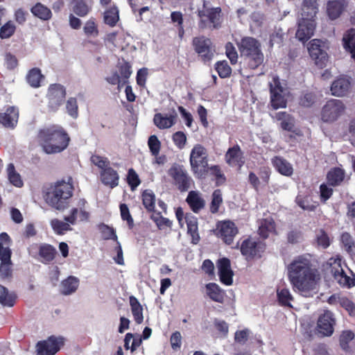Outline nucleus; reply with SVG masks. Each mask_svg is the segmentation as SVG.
<instances>
[{
	"instance_id": "f257e3e1",
	"label": "nucleus",
	"mask_w": 355,
	"mask_h": 355,
	"mask_svg": "<svg viewBox=\"0 0 355 355\" xmlns=\"http://www.w3.org/2000/svg\"><path fill=\"white\" fill-rule=\"evenodd\" d=\"M288 278L293 289L304 297H312L319 272L309 254L295 257L288 266Z\"/></svg>"
},
{
	"instance_id": "f03ea898",
	"label": "nucleus",
	"mask_w": 355,
	"mask_h": 355,
	"mask_svg": "<svg viewBox=\"0 0 355 355\" xmlns=\"http://www.w3.org/2000/svg\"><path fill=\"white\" fill-rule=\"evenodd\" d=\"M37 138L39 144L46 154L61 153L68 147L70 141L68 133L58 125L40 129Z\"/></svg>"
},
{
	"instance_id": "7ed1b4c3",
	"label": "nucleus",
	"mask_w": 355,
	"mask_h": 355,
	"mask_svg": "<svg viewBox=\"0 0 355 355\" xmlns=\"http://www.w3.org/2000/svg\"><path fill=\"white\" fill-rule=\"evenodd\" d=\"M73 191V185L69 178L68 182L61 180L51 184L46 188L44 197L48 205L56 209L63 210L67 207Z\"/></svg>"
},
{
	"instance_id": "20e7f679",
	"label": "nucleus",
	"mask_w": 355,
	"mask_h": 355,
	"mask_svg": "<svg viewBox=\"0 0 355 355\" xmlns=\"http://www.w3.org/2000/svg\"><path fill=\"white\" fill-rule=\"evenodd\" d=\"M241 57L244 58L249 68L255 69L263 62V54L260 42L254 37H243L239 44Z\"/></svg>"
},
{
	"instance_id": "39448f33",
	"label": "nucleus",
	"mask_w": 355,
	"mask_h": 355,
	"mask_svg": "<svg viewBox=\"0 0 355 355\" xmlns=\"http://www.w3.org/2000/svg\"><path fill=\"white\" fill-rule=\"evenodd\" d=\"M220 7L208 8L206 1H203L202 9H198L197 14L200 18L198 26L200 29L210 28L218 29L221 26Z\"/></svg>"
},
{
	"instance_id": "423d86ee",
	"label": "nucleus",
	"mask_w": 355,
	"mask_h": 355,
	"mask_svg": "<svg viewBox=\"0 0 355 355\" xmlns=\"http://www.w3.org/2000/svg\"><path fill=\"white\" fill-rule=\"evenodd\" d=\"M191 46L199 60L203 63H209L213 60L216 47L210 38L205 35L196 36L192 39Z\"/></svg>"
},
{
	"instance_id": "0eeeda50",
	"label": "nucleus",
	"mask_w": 355,
	"mask_h": 355,
	"mask_svg": "<svg viewBox=\"0 0 355 355\" xmlns=\"http://www.w3.org/2000/svg\"><path fill=\"white\" fill-rule=\"evenodd\" d=\"M193 173L198 178L204 177L208 172L207 149L200 144H196L191 151L189 158Z\"/></svg>"
},
{
	"instance_id": "6e6552de",
	"label": "nucleus",
	"mask_w": 355,
	"mask_h": 355,
	"mask_svg": "<svg viewBox=\"0 0 355 355\" xmlns=\"http://www.w3.org/2000/svg\"><path fill=\"white\" fill-rule=\"evenodd\" d=\"M266 247L265 243L248 237L241 242L240 251L246 260H253L261 257Z\"/></svg>"
},
{
	"instance_id": "1a4fd4ad",
	"label": "nucleus",
	"mask_w": 355,
	"mask_h": 355,
	"mask_svg": "<svg viewBox=\"0 0 355 355\" xmlns=\"http://www.w3.org/2000/svg\"><path fill=\"white\" fill-rule=\"evenodd\" d=\"M168 175L173 179V184L181 192L188 191L193 180L183 166L175 164L168 170Z\"/></svg>"
},
{
	"instance_id": "9d476101",
	"label": "nucleus",
	"mask_w": 355,
	"mask_h": 355,
	"mask_svg": "<svg viewBox=\"0 0 355 355\" xmlns=\"http://www.w3.org/2000/svg\"><path fill=\"white\" fill-rule=\"evenodd\" d=\"M270 105L275 110L285 108L287 100L285 97L284 89L282 86L279 78L274 77L270 84Z\"/></svg>"
},
{
	"instance_id": "9b49d317",
	"label": "nucleus",
	"mask_w": 355,
	"mask_h": 355,
	"mask_svg": "<svg viewBox=\"0 0 355 355\" xmlns=\"http://www.w3.org/2000/svg\"><path fill=\"white\" fill-rule=\"evenodd\" d=\"M61 336H49L46 340L39 341L36 345L37 355H55L64 345Z\"/></svg>"
},
{
	"instance_id": "f8f14e48",
	"label": "nucleus",
	"mask_w": 355,
	"mask_h": 355,
	"mask_svg": "<svg viewBox=\"0 0 355 355\" xmlns=\"http://www.w3.org/2000/svg\"><path fill=\"white\" fill-rule=\"evenodd\" d=\"M78 208L71 209L70 214L67 216H65L64 218L67 223L58 218L52 219L50 223L54 232L58 235H63L67 232L71 231L72 228L71 227L70 224H76L78 218Z\"/></svg>"
},
{
	"instance_id": "ddd939ff",
	"label": "nucleus",
	"mask_w": 355,
	"mask_h": 355,
	"mask_svg": "<svg viewBox=\"0 0 355 355\" xmlns=\"http://www.w3.org/2000/svg\"><path fill=\"white\" fill-rule=\"evenodd\" d=\"M322 41L320 40H312L309 44L308 51L315 65L322 69L326 66L328 61L327 53L322 49Z\"/></svg>"
},
{
	"instance_id": "4468645a",
	"label": "nucleus",
	"mask_w": 355,
	"mask_h": 355,
	"mask_svg": "<svg viewBox=\"0 0 355 355\" xmlns=\"http://www.w3.org/2000/svg\"><path fill=\"white\" fill-rule=\"evenodd\" d=\"M66 94V89L62 85L59 83L51 84L46 93L49 103L52 107H59L63 103Z\"/></svg>"
},
{
	"instance_id": "2eb2a0df",
	"label": "nucleus",
	"mask_w": 355,
	"mask_h": 355,
	"mask_svg": "<svg viewBox=\"0 0 355 355\" xmlns=\"http://www.w3.org/2000/svg\"><path fill=\"white\" fill-rule=\"evenodd\" d=\"M270 116L280 121V127L284 130L294 133L296 136L302 137V131L295 128V118L287 112H272Z\"/></svg>"
},
{
	"instance_id": "dca6fc26",
	"label": "nucleus",
	"mask_w": 355,
	"mask_h": 355,
	"mask_svg": "<svg viewBox=\"0 0 355 355\" xmlns=\"http://www.w3.org/2000/svg\"><path fill=\"white\" fill-rule=\"evenodd\" d=\"M335 324L336 320L334 313L329 310H324L318 320V331L323 336H330L334 332Z\"/></svg>"
},
{
	"instance_id": "f3484780",
	"label": "nucleus",
	"mask_w": 355,
	"mask_h": 355,
	"mask_svg": "<svg viewBox=\"0 0 355 355\" xmlns=\"http://www.w3.org/2000/svg\"><path fill=\"white\" fill-rule=\"evenodd\" d=\"M220 281L226 286L233 284L234 272L231 268V262L228 258L223 257L216 262Z\"/></svg>"
},
{
	"instance_id": "a211bd4d",
	"label": "nucleus",
	"mask_w": 355,
	"mask_h": 355,
	"mask_svg": "<svg viewBox=\"0 0 355 355\" xmlns=\"http://www.w3.org/2000/svg\"><path fill=\"white\" fill-rule=\"evenodd\" d=\"M218 236L227 245H231L233 243L234 236L239 232L235 223L230 220L221 222L218 225Z\"/></svg>"
},
{
	"instance_id": "6ab92c4d",
	"label": "nucleus",
	"mask_w": 355,
	"mask_h": 355,
	"mask_svg": "<svg viewBox=\"0 0 355 355\" xmlns=\"http://www.w3.org/2000/svg\"><path fill=\"white\" fill-rule=\"evenodd\" d=\"M315 28V20L301 19L298 22L296 37L301 42L308 41L313 35Z\"/></svg>"
},
{
	"instance_id": "aec40b11",
	"label": "nucleus",
	"mask_w": 355,
	"mask_h": 355,
	"mask_svg": "<svg viewBox=\"0 0 355 355\" xmlns=\"http://www.w3.org/2000/svg\"><path fill=\"white\" fill-rule=\"evenodd\" d=\"M225 159L229 166H237L239 169H241L245 164L243 153L238 144L227 150Z\"/></svg>"
},
{
	"instance_id": "412c9836",
	"label": "nucleus",
	"mask_w": 355,
	"mask_h": 355,
	"mask_svg": "<svg viewBox=\"0 0 355 355\" xmlns=\"http://www.w3.org/2000/svg\"><path fill=\"white\" fill-rule=\"evenodd\" d=\"M187 226V234L191 237V243L196 245L199 243L200 237L198 232V218L191 213H187L184 216Z\"/></svg>"
},
{
	"instance_id": "4be33fe9",
	"label": "nucleus",
	"mask_w": 355,
	"mask_h": 355,
	"mask_svg": "<svg viewBox=\"0 0 355 355\" xmlns=\"http://www.w3.org/2000/svg\"><path fill=\"white\" fill-rule=\"evenodd\" d=\"M351 86L349 78L345 76L338 77L331 85L332 95L336 96H345L349 91Z\"/></svg>"
},
{
	"instance_id": "5701e85b",
	"label": "nucleus",
	"mask_w": 355,
	"mask_h": 355,
	"mask_svg": "<svg viewBox=\"0 0 355 355\" xmlns=\"http://www.w3.org/2000/svg\"><path fill=\"white\" fill-rule=\"evenodd\" d=\"M347 6L346 0H330L327 3V14L331 20L338 19Z\"/></svg>"
},
{
	"instance_id": "b1692460",
	"label": "nucleus",
	"mask_w": 355,
	"mask_h": 355,
	"mask_svg": "<svg viewBox=\"0 0 355 355\" xmlns=\"http://www.w3.org/2000/svg\"><path fill=\"white\" fill-rule=\"evenodd\" d=\"M186 202L191 210L196 214H198L203 209L206 205L205 200L202 198L201 193L196 191L189 192Z\"/></svg>"
},
{
	"instance_id": "393cba45",
	"label": "nucleus",
	"mask_w": 355,
	"mask_h": 355,
	"mask_svg": "<svg viewBox=\"0 0 355 355\" xmlns=\"http://www.w3.org/2000/svg\"><path fill=\"white\" fill-rule=\"evenodd\" d=\"M177 112H172L170 114L166 112H157L153 118L155 125L159 129L171 128L175 123Z\"/></svg>"
},
{
	"instance_id": "a878e982",
	"label": "nucleus",
	"mask_w": 355,
	"mask_h": 355,
	"mask_svg": "<svg viewBox=\"0 0 355 355\" xmlns=\"http://www.w3.org/2000/svg\"><path fill=\"white\" fill-rule=\"evenodd\" d=\"M101 180L102 183L110 188H114L119 184V175L116 171L108 166L101 171Z\"/></svg>"
},
{
	"instance_id": "bb28decb",
	"label": "nucleus",
	"mask_w": 355,
	"mask_h": 355,
	"mask_svg": "<svg viewBox=\"0 0 355 355\" xmlns=\"http://www.w3.org/2000/svg\"><path fill=\"white\" fill-rule=\"evenodd\" d=\"M12 277V263L9 252L4 253L0 263V278L3 280L10 279Z\"/></svg>"
},
{
	"instance_id": "cd10ccee",
	"label": "nucleus",
	"mask_w": 355,
	"mask_h": 355,
	"mask_svg": "<svg viewBox=\"0 0 355 355\" xmlns=\"http://www.w3.org/2000/svg\"><path fill=\"white\" fill-rule=\"evenodd\" d=\"M318 12L317 0H304L302 8V19L315 20Z\"/></svg>"
},
{
	"instance_id": "c85d7f7f",
	"label": "nucleus",
	"mask_w": 355,
	"mask_h": 355,
	"mask_svg": "<svg viewBox=\"0 0 355 355\" xmlns=\"http://www.w3.org/2000/svg\"><path fill=\"white\" fill-rule=\"evenodd\" d=\"M272 163L275 169L283 175L291 176L293 173L292 165L282 157L275 156L272 158Z\"/></svg>"
},
{
	"instance_id": "c756f323",
	"label": "nucleus",
	"mask_w": 355,
	"mask_h": 355,
	"mask_svg": "<svg viewBox=\"0 0 355 355\" xmlns=\"http://www.w3.org/2000/svg\"><path fill=\"white\" fill-rule=\"evenodd\" d=\"M79 279L76 277L69 276L61 282L60 293L69 295L75 293L79 286Z\"/></svg>"
},
{
	"instance_id": "7c9ffc66",
	"label": "nucleus",
	"mask_w": 355,
	"mask_h": 355,
	"mask_svg": "<svg viewBox=\"0 0 355 355\" xmlns=\"http://www.w3.org/2000/svg\"><path fill=\"white\" fill-rule=\"evenodd\" d=\"M39 256L41 257V261L44 263H49L55 259L57 251L51 245L48 243L41 244L39 247Z\"/></svg>"
},
{
	"instance_id": "2f4dec72",
	"label": "nucleus",
	"mask_w": 355,
	"mask_h": 355,
	"mask_svg": "<svg viewBox=\"0 0 355 355\" xmlns=\"http://www.w3.org/2000/svg\"><path fill=\"white\" fill-rule=\"evenodd\" d=\"M207 295L209 297L216 302L223 303L225 300V292L216 283H209L205 286Z\"/></svg>"
},
{
	"instance_id": "473e14b6",
	"label": "nucleus",
	"mask_w": 355,
	"mask_h": 355,
	"mask_svg": "<svg viewBox=\"0 0 355 355\" xmlns=\"http://www.w3.org/2000/svg\"><path fill=\"white\" fill-rule=\"evenodd\" d=\"M130 306L134 320L137 324H140L144 321L143 307L137 297L133 295L129 297Z\"/></svg>"
},
{
	"instance_id": "72a5a7b5",
	"label": "nucleus",
	"mask_w": 355,
	"mask_h": 355,
	"mask_svg": "<svg viewBox=\"0 0 355 355\" xmlns=\"http://www.w3.org/2000/svg\"><path fill=\"white\" fill-rule=\"evenodd\" d=\"M26 81L33 88H38L41 86V82L44 79V76L37 67L30 69L26 75Z\"/></svg>"
},
{
	"instance_id": "f704fd0d",
	"label": "nucleus",
	"mask_w": 355,
	"mask_h": 355,
	"mask_svg": "<svg viewBox=\"0 0 355 355\" xmlns=\"http://www.w3.org/2000/svg\"><path fill=\"white\" fill-rule=\"evenodd\" d=\"M345 178V171L340 168L335 167L327 175V182L330 186L336 187L341 184Z\"/></svg>"
},
{
	"instance_id": "c9c22d12",
	"label": "nucleus",
	"mask_w": 355,
	"mask_h": 355,
	"mask_svg": "<svg viewBox=\"0 0 355 355\" xmlns=\"http://www.w3.org/2000/svg\"><path fill=\"white\" fill-rule=\"evenodd\" d=\"M103 20L104 23L110 27H114L116 25L119 20V11L115 5H113L105 10L103 13Z\"/></svg>"
},
{
	"instance_id": "e433bc0d",
	"label": "nucleus",
	"mask_w": 355,
	"mask_h": 355,
	"mask_svg": "<svg viewBox=\"0 0 355 355\" xmlns=\"http://www.w3.org/2000/svg\"><path fill=\"white\" fill-rule=\"evenodd\" d=\"M31 11L35 17L44 21H47L52 17L51 10L41 3H37L31 8Z\"/></svg>"
},
{
	"instance_id": "4c0bfd02",
	"label": "nucleus",
	"mask_w": 355,
	"mask_h": 355,
	"mask_svg": "<svg viewBox=\"0 0 355 355\" xmlns=\"http://www.w3.org/2000/svg\"><path fill=\"white\" fill-rule=\"evenodd\" d=\"M295 202L302 209L311 211H314L318 205V202L313 201L309 196H297Z\"/></svg>"
},
{
	"instance_id": "58836bf2",
	"label": "nucleus",
	"mask_w": 355,
	"mask_h": 355,
	"mask_svg": "<svg viewBox=\"0 0 355 355\" xmlns=\"http://www.w3.org/2000/svg\"><path fill=\"white\" fill-rule=\"evenodd\" d=\"M354 31L350 29L343 37L344 48L351 53L352 58L355 60V42Z\"/></svg>"
},
{
	"instance_id": "ea45409f",
	"label": "nucleus",
	"mask_w": 355,
	"mask_h": 355,
	"mask_svg": "<svg viewBox=\"0 0 355 355\" xmlns=\"http://www.w3.org/2000/svg\"><path fill=\"white\" fill-rule=\"evenodd\" d=\"M277 296L279 304L282 306L292 308L291 302L293 301V297L288 288L277 289Z\"/></svg>"
},
{
	"instance_id": "a19ab883",
	"label": "nucleus",
	"mask_w": 355,
	"mask_h": 355,
	"mask_svg": "<svg viewBox=\"0 0 355 355\" xmlns=\"http://www.w3.org/2000/svg\"><path fill=\"white\" fill-rule=\"evenodd\" d=\"M17 296L10 293L8 289L0 284V303L3 306L12 307L15 305Z\"/></svg>"
},
{
	"instance_id": "79ce46f5",
	"label": "nucleus",
	"mask_w": 355,
	"mask_h": 355,
	"mask_svg": "<svg viewBox=\"0 0 355 355\" xmlns=\"http://www.w3.org/2000/svg\"><path fill=\"white\" fill-rule=\"evenodd\" d=\"M19 112H0V123L7 128H13L17 124Z\"/></svg>"
},
{
	"instance_id": "37998d69",
	"label": "nucleus",
	"mask_w": 355,
	"mask_h": 355,
	"mask_svg": "<svg viewBox=\"0 0 355 355\" xmlns=\"http://www.w3.org/2000/svg\"><path fill=\"white\" fill-rule=\"evenodd\" d=\"M8 178L10 182L16 187H21L24 185L21 175L15 170L12 163H10L7 166Z\"/></svg>"
},
{
	"instance_id": "c03bdc74",
	"label": "nucleus",
	"mask_w": 355,
	"mask_h": 355,
	"mask_svg": "<svg viewBox=\"0 0 355 355\" xmlns=\"http://www.w3.org/2000/svg\"><path fill=\"white\" fill-rule=\"evenodd\" d=\"M275 230V223L272 220L264 219L259 227L258 233L261 237L266 239L269 234Z\"/></svg>"
},
{
	"instance_id": "a18cd8bd",
	"label": "nucleus",
	"mask_w": 355,
	"mask_h": 355,
	"mask_svg": "<svg viewBox=\"0 0 355 355\" xmlns=\"http://www.w3.org/2000/svg\"><path fill=\"white\" fill-rule=\"evenodd\" d=\"M223 201L221 190L219 189L214 190L211 194V201L209 205L210 212L214 214L218 213Z\"/></svg>"
},
{
	"instance_id": "49530a36",
	"label": "nucleus",
	"mask_w": 355,
	"mask_h": 355,
	"mask_svg": "<svg viewBox=\"0 0 355 355\" xmlns=\"http://www.w3.org/2000/svg\"><path fill=\"white\" fill-rule=\"evenodd\" d=\"M75 4L73 6V12L78 16L83 17L87 16L91 11V7L84 1H73Z\"/></svg>"
},
{
	"instance_id": "de8ad7c7",
	"label": "nucleus",
	"mask_w": 355,
	"mask_h": 355,
	"mask_svg": "<svg viewBox=\"0 0 355 355\" xmlns=\"http://www.w3.org/2000/svg\"><path fill=\"white\" fill-rule=\"evenodd\" d=\"M315 242L318 248L322 249H327L331 244L330 238L323 229H320L316 232Z\"/></svg>"
},
{
	"instance_id": "09e8293b",
	"label": "nucleus",
	"mask_w": 355,
	"mask_h": 355,
	"mask_svg": "<svg viewBox=\"0 0 355 355\" xmlns=\"http://www.w3.org/2000/svg\"><path fill=\"white\" fill-rule=\"evenodd\" d=\"M142 203L148 212L155 211V194L148 190L142 193Z\"/></svg>"
},
{
	"instance_id": "8fccbe9b",
	"label": "nucleus",
	"mask_w": 355,
	"mask_h": 355,
	"mask_svg": "<svg viewBox=\"0 0 355 355\" xmlns=\"http://www.w3.org/2000/svg\"><path fill=\"white\" fill-rule=\"evenodd\" d=\"M16 29L15 23L11 20L8 21L0 28V38L3 40L11 37L15 34Z\"/></svg>"
},
{
	"instance_id": "3c124183",
	"label": "nucleus",
	"mask_w": 355,
	"mask_h": 355,
	"mask_svg": "<svg viewBox=\"0 0 355 355\" xmlns=\"http://www.w3.org/2000/svg\"><path fill=\"white\" fill-rule=\"evenodd\" d=\"M334 278L342 287L352 288L355 286V275L352 278L347 276L345 271L336 275Z\"/></svg>"
},
{
	"instance_id": "603ef678",
	"label": "nucleus",
	"mask_w": 355,
	"mask_h": 355,
	"mask_svg": "<svg viewBox=\"0 0 355 355\" xmlns=\"http://www.w3.org/2000/svg\"><path fill=\"white\" fill-rule=\"evenodd\" d=\"M341 262L342 259L338 257H331L328 260L327 265L329 266L330 272L333 277H335L336 275H339L340 272L344 271Z\"/></svg>"
},
{
	"instance_id": "864d4df0",
	"label": "nucleus",
	"mask_w": 355,
	"mask_h": 355,
	"mask_svg": "<svg viewBox=\"0 0 355 355\" xmlns=\"http://www.w3.org/2000/svg\"><path fill=\"white\" fill-rule=\"evenodd\" d=\"M119 208L121 219L126 221L128 228L132 230L135 226V223L128 205L125 203H121Z\"/></svg>"
},
{
	"instance_id": "5fc2aeb1",
	"label": "nucleus",
	"mask_w": 355,
	"mask_h": 355,
	"mask_svg": "<svg viewBox=\"0 0 355 355\" xmlns=\"http://www.w3.org/2000/svg\"><path fill=\"white\" fill-rule=\"evenodd\" d=\"M208 170H209L211 174L214 176L216 186H220L225 183L226 177L218 165L211 166L208 168Z\"/></svg>"
},
{
	"instance_id": "6e6d98bb",
	"label": "nucleus",
	"mask_w": 355,
	"mask_h": 355,
	"mask_svg": "<svg viewBox=\"0 0 355 355\" xmlns=\"http://www.w3.org/2000/svg\"><path fill=\"white\" fill-rule=\"evenodd\" d=\"M215 69L221 78L230 77L232 73V69L226 61H219L215 64Z\"/></svg>"
},
{
	"instance_id": "4d7b16f0",
	"label": "nucleus",
	"mask_w": 355,
	"mask_h": 355,
	"mask_svg": "<svg viewBox=\"0 0 355 355\" xmlns=\"http://www.w3.org/2000/svg\"><path fill=\"white\" fill-rule=\"evenodd\" d=\"M340 241L346 252L351 254L355 248V243L352 235L348 232H343L340 236Z\"/></svg>"
},
{
	"instance_id": "13d9d810",
	"label": "nucleus",
	"mask_w": 355,
	"mask_h": 355,
	"mask_svg": "<svg viewBox=\"0 0 355 355\" xmlns=\"http://www.w3.org/2000/svg\"><path fill=\"white\" fill-rule=\"evenodd\" d=\"M148 145L152 155L157 157L161 148V142L156 135H151L148 140Z\"/></svg>"
},
{
	"instance_id": "bf43d9fd",
	"label": "nucleus",
	"mask_w": 355,
	"mask_h": 355,
	"mask_svg": "<svg viewBox=\"0 0 355 355\" xmlns=\"http://www.w3.org/2000/svg\"><path fill=\"white\" fill-rule=\"evenodd\" d=\"M345 105L342 101L338 99L329 100L324 106L322 111H343Z\"/></svg>"
},
{
	"instance_id": "052dcab7",
	"label": "nucleus",
	"mask_w": 355,
	"mask_h": 355,
	"mask_svg": "<svg viewBox=\"0 0 355 355\" xmlns=\"http://www.w3.org/2000/svg\"><path fill=\"white\" fill-rule=\"evenodd\" d=\"M150 218L155 222L159 230H162L164 227H171L172 226V222L168 218L163 217L159 212L155 215L151 216Z\"/></svg>"
},
{
	"instance_id": "680f3d73",
	"label": "nucleus",
	"mask_w": 355,
	"mask_h": 355,
	"mask_svg": "<svg viewBox=\"0 0 355 355\" xmlns=\"http://www.w3.org/2000/svg\"><path fill=\"white\" fill-rule=\"evenodd\" d=\"M83 31L87 37H96L98 35V30L94 19H90L85 23Z\"/></svg>"
},
{
	"instance_id": "e2e57ef3",
	"label": "nucleus",
	"mask_w": 355,
	"mask_h": 355,
	"mask_svg": "<svg viewBox=\"0 0 355 355\" xmlns=\"http://www.w3.org/2000/svg\"><path fill=\"white\" fill-rule=\"evenodd\" d=\"M90 160L93 164L101 169V171H103L110 166V161L105 157L98 155H93L91 157Z\"/></svg>"
},
{
	"instance_id": "0e129e2a",
	"label": "nucleus",
	"mask_w": 355,
	"mask_h": 355,
	"mask_svg": "<svg viewBox=\"0 0 355 355\" xmlns=\"http://www.w3.org/2000/svg\"><path fill=\"white\" fill-rule=\"evenodd\" d=\"M127 182L132 190L136 189L141 183L139 175L133 168H130L128 171Z\"/></svg>"
},
{
	"instance_id": "69168bd1",
	"label": "nucleus",
	"mask_w": 355,
	"mask_h": 355,
	"mask_svg": "<svg viewBox=\"0 0 355 355\" xmlns=\"http://www.w3.org/2000/svg\"><path fill=\"white\" fill-rule=\"evenodd\" d=\"M100 230L105 240L112 239L116 242L119 241L118 237L113 227H110L107 225L102 224L101 225Z\"/></svg>"
},
{
	"instance_id": "338daca9",
	"label": "nucleus",
	"mask_w": 355,
	"mask_h": 355,
	"mask_svg": "<svg viewBox=\"0 0 355 355\" xmlns=\"http://www.w3.org/2000/svg\"><path fill=\"white\" fill-rule=\"evenodd\" d=\"M316 96L313 92H307L302 95L299 99V104L304 107H310L315 102Z\"/></svg>"
},
{
	"instance_id": "774afa93",
	"label": "nucleus",
	"mask_w": 355,
	"mask_h": 355,
	"mask_svg": "<svg viewBox=\"0 0 355 355\" xmlns=\"http://www.w3.org/2000/svg\"><path fill=\"white\" fill-rule=\"evenodd\" d=\"M340 305L344 308L349 315L355 318V304L347 297H342L339 300Z\"/></svg>"
}]
</instances>
